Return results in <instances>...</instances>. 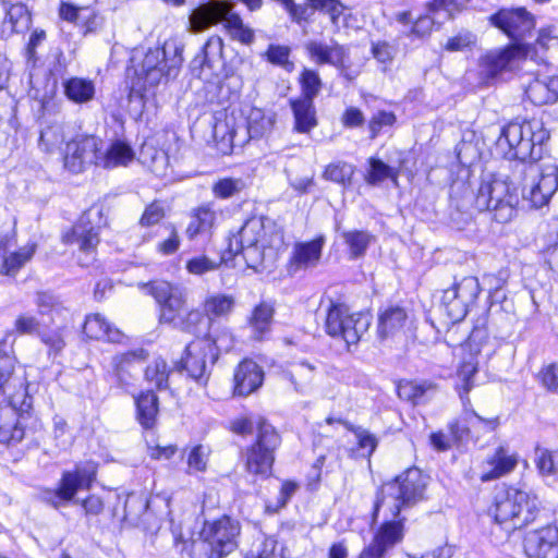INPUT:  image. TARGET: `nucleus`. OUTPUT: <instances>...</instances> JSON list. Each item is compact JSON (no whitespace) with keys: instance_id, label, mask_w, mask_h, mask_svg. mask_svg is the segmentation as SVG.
Masks as SVG:
<instances>
[{"instance_id":"nucleus-1","label":"nucleus","mask_w":558,"mask_h":558,"mask_svg":"<svg viewBox=\"0 0 558 558\" xmlns=\"http://www.w3.org/2000/svg\"><path fill=\"white\" fill-rule=\"evenodd\" d=\"M549 133L539 121L510 122L498 138V146H508L507 156L521 160L514 179L521 187L522 203L539 208L546 205L558 189V167L538 163Z\"/></svg>"},{"instance_id":"nucleus-2","label":"nucleus","mask_w":558,"mask_h":558,"mask_svg":"<svg viewBox=\"0 0 558 558\" xmlns=\"http://www.w3.org/2000/svg\"><path fill=\"white\" fill-rule=\"evenodd\" d=\"M425 487L426 478L416 468L407 470L381 486L374 505V519L383 512L385 522L372 544L362 553L368 551L372 557L381 558L388 549L402 541L404 519H396L403 508L412 507L423 499Z\"/></svg>"},{"instance_id":"nucleus-3","label":"nucleus","mask_w":558,"mask_h":558,"mask_svg":"<svg viewBox=\"0 0 558 558\" xmlns=\"http://www.w3.org/2000/svg\"><path fill=\"white\" fill-rule=\"evenodd\" d=\"M134 63L133 89L148 93L163 81L175 77L182 64V47L173 39L148 47L143 53L134 49L131 58Z\"/></svg>"},{"instance_id":"nucleus-4","label":"nucleus","mask_w":558,"mask_h":558,"mask_svg":"<svg viewBox=\"0 0 558 558\" xmlns=\"http://www.w3.org/2000/svg\"><path fill=\"white\" fill-rule=\"evenodd\" d=\"M101 144V140L93 135L76 136L65 145L64 167L73 173H80L90 165L112 169L128 166L134 159L132 147L124 142H113L105 153L100 151Z\"/></svg>"},{"instance_id":"nucleus-5","label":"nucleus","mask_w":558,"mask_h":558,"mask_svg":"<svg viewBox=\"0 0 558 558\" xmlns=\"http://www.w3.org/2000/svg\"><path fill=\"white\" fill-rule=\"evenodd\" d=\"M550 38L536 37L533 43L514 40L504 48L487 51L480 62L482 74L488 80H497L513 74L527 60L545 62L547 39Z\"/></svg>"},{"instance_id":"nucleus-6","label":"nucleus","mask_w":558,"mask_h":558,"mask_svg":"<svg viewBox=\"0 0 558 558\" xmlns=\"http://www.w3.org/2000/svg\"><path fill=\"white\" fill-rule=\"evenodd\" d=\"M538 509L539 501L533 493L508 487L496 493L489 515L505 531L511 532L533 521Z\"/></svg>"},{"instance_id":"nucleus-7","label":"nucleus","mask_w":558,"mask_h":558,"mask_svg":"<svg viewBox=\"0 0 558 558\" xmlns=\"http://www.w3.org/2000/svg\"><path fill=\"white\" fill-rule=\"evenodd\" d=\"M477 372L476 363L473 361L463 362L457 372L456 389L462 401V418L449 422L448 429L454 442L468 440L471 436V428H480L484 433L495 430L499 425V418H484L472 408L469 392L473 388V376Z\"/></svg>"},{"instance_id":"nucleus-8","label":"nucleus","mask_w":558,"mask_h":558,"mask_svg":"<svg viewBox=\"0 0 558 558\" xmlns=\"http://www.w3.org/2000/svg\"><path fill=\"white\" fill-rule=\"evenodd\" d=\"M43 427L33 412V398L27 388H21L10 396L9 403L0 408V442H20L27 433H36Z\"/></svg>"},{"instance_id":"nucleus-9","label":"nucleus","mask_w":558,"mask_h":558,"mask_svg":"<svg viewBox=\"0 0 558 558\" xmlns=\"http://www.w3.org/2000/svg\"><path fill=\"white\" fill-rule=\"evenodd\" d=\"M231 338L225 333L219 338L197 337L185 348V353L178 364L180 371H185L192 379L205 385L209 378L208 362L214 364L220 350L231 348Z\"/></svg>"},{"instance_id":"nucleus-10","label":"nucleus","mask_w":558,"mask_h":558,"mask_svg":"<svg viewBox=\"0 0 558 558\" xmlns=\"http://www.w3.org/2000/svg\"><path fill=\"white\" fill-rule=\"evenodd\" d=\"M474 203L478 210L493 211L494 219L504 223L513 217L520 197L506 180L489 177L482 180Z\"/></svg>"},{"instance_id":"nucleus-11","label":"nucleus","mask_w":558,"mask_h":558,"mask_svg":"<svg viewBox=\"0 0 558 558\" xmlns=\"http://www.w3.org/2000/svg\"><path fill=\"white\" fill-rule=\"evenodd\" d=\"M371 323L368 313H351L347 305L331 303L326 315L325 331L328 336L342 340L350 350L367 332Z\"/></svg>"},{"instance_id":"nucleus-12","label":"nucleus","mask_w":558,"mask_h":558,"mask_svg":"<svg viewBox=\"0 0 558 558\" xmlns=\"http://www.w3.org/2000/svg\"><path fill=\"white\" fill-rule=\"evenodd\" d=\"M240 531L239 521L229 515L205 521L198 545L206 558H225L238 547Z\"/></svg>"},{"instance_id":"nucleus-13","label":"nucleus","mask_w":558,"mask_h":558,"mask_svg":"<svg viewBox=\"0 0 558 558\" xmlns=\"http://www.w3.org/2000/svg\"><path fill=\"white\" fill-rule=\"evenodd\" d=\"M281 437L268 422H260L255 441L243 452L245 470L250 474L268 476L275 462V452Z\"/></svg>"},{"instance_id":"nucleus-14","label":"nucleus","mask_w":558,"mask_h":558,"mask_svg":"<svg viewBox=\"0 0 558 558\" xmlns=\"http://www.w3.org/2000/svg\"><path fill=\"white\" fill-rule=\"evenodd\" d=\"M233 5L226 0H209L201 4L190 15V23L194 32L206 31L219 22L225 23L229 32L235 35H253L252 29L246 26L241 16L232 11Z\"/></svg>"},{"instance_id":"nucleus-15","label":"nucleus","mask_w":558,"mask_h":558,"mask_svg":"<svg viewBox=\"0 0 558 558\" xmlns=\"http://www.w3.org/2000/svg\"><path fill=\"white\" fill-rule=\"evenodd\" d=\"M480 291L478 280L473 276L463 277L444 290L441 306L447 316L453 323L462 320L468 314L469 306L477 299Z\"/></svg>"},{"instance_id":"nucleus-16","label":"nucleus","mask_w":558,"mask_h":558,"mask_svg":"<svg viewBox=\"0 0 558 558\" xmlns=\"http://www.w3.org/2000/svg\"><path fill=\"white\" fill-rule=\"evenodd\" d=\"M96 476V466L93 463L76 466L74 471L62 474L59 487L47 490L44 499L54 508L71 501L80 489L89 488Z\"/></svg>"},{"instance_id":"nucleus-17","label":"nucleus","mask_w":558,"mask_h":558,"mask_svg":"<svg viewBox=\"0 0 558 558\" xmlns=\"http://www.w3.org/2000/svg\"><path fill=\"white\" fill-rule=\"evenodd\" d=\"M149 293L159 305V320L162 324L173 325L185 311L186 291L178 284L168 281H153L149 283Z\"/></svg>"},{"instance_id":"nucleus-18","label":"nucleus","mask_w":558,"mask_h":558,"mask_svg":"<svg viewBox=\"0 0 558 558\" xmlns=\"http://www.w3.org/2000/svg\"><path fill=\"white\" fill-rule=\"evenodd\" d=\"M94 216L101 218V210L94 208L86 210L72 230L63 235L65 244H76L78 250L86 255V260H81L83 265H87L94 259V253L99 244V228L92 223Z\"/></svg>"},{"instance_id":"nucleus-19","label":"nucleus","mask_w":558,"mask_h":558,"mask_svg":"<svg viewBox=\"0 0 558 558\" xmlns=\"http://www.w3.org/2000/svg\"><path fill=\"white\" fill-rule=\"evenodd\" d=\"M243 236L264 254L267 247H279L283 234L277 223L268 217H253L243 225Z\"/></svg>"},{"instance_id":"nucleus-20","label":"nucleus","mask_w":558,"mask_h":558,"mask_svg":"<svg viewBox=\"0 0 558 558\" xmlns=\"http://www.w3.org/2000/svg\"><path fill=\"white\" fill-rule=\"evenodd\" d=\"M523 546L530 558H558V526L547 525L527 532Z\"/></svg>"},{"instance_id":"nucleus-21","label":"nucleus","mask_w":558,"mask_h":558,"mask_svg":"<svg viewBox=\"0 0 558 558\" xmlns=\"http://www.w3.org/2000/svg\"><path fill=\"white\" fill-rule=\"evenodd\" d=\"M325 243L324 235L312 241L295 243L288 263V274L294 276L302 270L315 268L320 262Z\"/></svg>"},{"instance_id":"nucleus-22","label":"nucleus","mask_w":558,"mask_h":558,"mask_svg":"<svg viewBox=\"0 0 558 558\" xmlns=\"http://www.w3.org/2000/svg\"><path fill=\"white\" fill-rule=\"evenodd\" d=\"M490 23L506 35H525L535 26L534 17L523 8L501 9L490 16Z\"/></svg>"},{"instance_id":"nucleus-23","label":"nucleus","mask_w":558,"mask_h":558,"mask_svg":"<svg viewBox=\"0 0 558 558\" xmlns=\"http://www.w3.org/2000/svg\"><path fill=\"white\" fill-rule=\"evenodd\" d=\"M221 37H210L204 45V60L201 64L198 77L207 85L209 90L219 89L226 78L223 62L220 59H210L209 50L221 52Z\"/></svg>"},{"instance_id":"nucleus-24","label":"nucleus","mask_w":558,"mask_h":558,"mask_svg":"<svg viewBox=\"0 0 558 558\" xmlns=\"http://www.w3.org/2000/svg\"><path fill=\"white\" fill-rule=\"evenodd\" d=\"M519 462V456L499 446L483 463L481 481L490 482L511 473Z\"/></svg>"},{"instance_id":"nucleus-25","label":"nucleus","mask_w":558,"mask_h":558,"mask_svg":"<svg viewBox=\"0 0 558 558\" xmlns=\"http://www.w3.org/2000/svg\"><path fill=\"white\" fill-rule=\"evenodd\" d=\"M410 325L407 310L399 305H389L378 315L377 332L380 339L398 338Z\"/></svg>"},{"instance_id":"nucleus-26","label":"nucleus","mask_w":558,"mask_h":558,"mask_svg":"<svg viewBox=\"0 0 558 558\" xmlns=\"http://www.w3.org/2000/svg\"><path fill=\"white\" fill-rule=\"evenodd\" d=\"M58 13L62 21L76 25L85 33L97 32L101 23V19L90 7H80L61 1Z\"/></svg>"},{"instance_id":"nucleus-27","label":"nucleus","mask_w":558,"mask_h":558,"mask_svg":"<svg viewBox=\"0 0 558 558\" xmlns=\"http://www.w3.org/2000/svg\"><path fill=\"white\" fill-rule=\"evenodd\" d=\"M264 380V372L252 360L242 361L234 373V392L238 396H248L257 390Z\"/></svg>"},{"instance_id":"nucleus-28","label":"nucleus","mask_w":558,"mask_h":558,"mask_svg":"<svg viewBox=\"0 0 558 558\" xmlns=\"http://www.w3.org/2000/svg\"><path fill=\"white\" fill-rule=\"evenodd\" d=\"M84 333L90 339L122 342L124 335L112 327L100 314L88 315L83 326Z\"/></svg>"},{"instance_id":"nucleus-29","label":"nucleus","mask_w":558,"mask_h":558,"mask_svg":"<svg viewBox=\"0 0 558 558\" xmlns=\"http://www.w3.org/2000/svg\"><path fill=\"white\" fill-rule=\"evenodd\" d=\"M317 375V365L308 361H300L291 365V368L284 373V377L300 393H306L314 386Z\"/></svg>"},{"instance_id":"nucleus-30","label":"nucleus","mask_w":558,"mask_h":558,"mask_svg":"<svg viewBox=\"0 0 558 558\" xmlns=\"http://www.w3.org/2000/svg\"><path fill=\"white\" fill-rule=\"evenodd\" d=\"M437 390V386L428 380H402L397 387L400 399L413 404L424 403Z\"/></svg>"},{"instance_id":"nucleus-31","label":"nucleus","mask_w":558,"mask_h":558,"mask_svg":"<svg viewBox=\"0 0 558 558\" xmlns=\"http://www.w3.org/2000/svg\"><path fill=\"white\" fill-rule=\"evenodd\" d=\"M307 50L311 58L319 64L328 63L338 66L343 63L344 50L333 40L329 44L313 40L308 43Z\"/></svg>"},{"instance_id":"nucleus-32","label":"nucleus","mask_w":558,"mask_h":558,"mask_svg":"<svg viewBox=\"0 0 558 558\" xmlns=\"http://www.w3.org/2000/svg\"><path fill=\"white\" fill-rule=\"evenodd\" d=\"M295 120V130L308 133L317 125L316 110L312 99L298 98L290 101Z\"/></svg>"},{"instance_id":"nucleus-33","label":"nucleus","mask_w":558,"mask_h":558,"mask_svg":"<svg viewBox=\"0 0 558 558\" xmlns=\"http://www.w3.org/2000/svg\"><path fill=\"white\" fill-rule=\"evenodd\" d=\"M216 220V213L210 204H205L194 209L185 233L190 240L197 235L208 233Z\"/></svg>"},{"instance_id":"nucleus-34","label":"nucleus","mask_w":558,"mask_h":558,"mask_svg":"<svg viewBox=\"0 0 558 558\" xmlns=\"http://www.w3.org/2000/svg\"><path fill=\"white\" fill-rule=\"evenodd\" d=\"M228 253L231 256L242 254L250 268H257L263 262V253L254 245H250L243 236V227L229 239Z\"/></svg>"},{"instance_id":"nucleus-35","label":"nucleus","mask_w":558,"mask_h":558,"mask_svg":"<svg viewBox=\"0 0 558 558\" xmlns=\"http://www.w3.org/2000/svg\"><path fill=\"white\" fill-rule=\"evenodd\" d=\"M275 114L258 108H252L246 119V130L250 138L257 140L266 136L272 130Z\"/></svg>"},{"instance_id":"nucleus-36","label":"nucleus","mask_w":558,"mask_h":558,"mask_svg":"<svg viewBox=\"0 0 558 558\" xmlns=\"http://www.w3.org/2000/svg\"><path fill=\"white\" fill-rule=\"evenodd\" d=\"M135 404L140 424L146 429L151 428L158 414V398L156 395L153 391L143 392L135 399Z\"/></svg>"},{"instance_id":"nucleus-37","label":"nucleus","mask_w":558,"mask_h":558,"mask_svg":"<svg viewBox=\"0 0 558 558\" xmlns=\"http://www.w3.org/2000/svg\"><path fill=\"white\" fill-rule=\"evenodd\" d=\"M65 96L75 104H85L95 96V84L93 81L72 77L63 83Z\"/></svg>"},{"instance_id":"nucleus-38","label":"nucleus","mask_w":558,"mask_h":558,"mask_svg":"<svg viewBox=\"0 0 558 558\" xmlns=\"http://www.w3.org/2000/svg\"><path fill=\"white\" fill-rule=\"evenodd\" d=\"M34 303L37 307L38 315L44 319L46 316L49 317V323L53 324L56 317L62 315L65 310L53 293L49 291H38L35 294Z\"/></svg>"},{"instance_id":"nucleus-39","label":"nucleus","mask_w":558,"mask_h":558,"mask_svg":"<svg viewBox=\"0 0 558 558\" xmlns=\"http://www.w3.org/2000/svg\"><path fill=\"white\" fill-rule=\"evenodd\" d=\"M274 312V307L265 302L255 306L250 317V326L253 329L255 339L262 340L270 330Z\"/></svg>"},{"instance_id":"nucleus-40","label":"nucleus","mask_w":558,"mask_h":558,"mask_svg":"<svg viewBox=\"0 0 558 558\" xmlns=\"http://www.w3.org/2000/svg\"><path fill=\"white\" fill-rule=\"evenodd\" d=\"M342 239L349 247L350 258L356 259L365 255L375 236L365 230H350L342 232Z\"/></svg>"},{"instance_id":"nucleus-41","label":"nucleus","mask_w":558,"mask_h":558,"mask_svg":"<svg viewBox=\"0 0 558 558\" xmlns=\"http://www.w3.org/2000/svg\"><path fill=\"white\" fill-rule=\"evenodd\" d=\"M7 15L11 24V32L16 35H25L31 31L32 17L26 5L22 3L12 4Z\"/></svg>"},{"instance_id":"nucleus-42","label":"nucleus","mask_w":558,"mask_h":558,"mask_svg":"<svg viewBox=\"0 0 558 558\" xmlns=\"http://www.w3.org/2000/svg\"><path fill=\"white\" fill-rule=\"evenodd\" d=\"M36 245H26L17 252L5 256L0 272L5 276L14 277L16 272L33 257Z\"/></svg>"},{"instance_id":"nucleus-43","label":"nucleus","mask_w":558,"mask_h":558,"mask_svg":"<svg viewBox=\"0 0 558 558\" xmlns=\"http://www.w3.org/2000/svg\"><path fill=\"white\" fill-rule=\"evenodd\" d=\"M433 16L426 15L421 16L416 20L413 26L412 35H426L427 33L438 32L436 24H439L444 19H450L454 10L446 12L444 8L432 7Z\"/></svg>"},{"instance_id":"nucleus-44","label":"nucleus","mask_w":558,"mask_h":558,"mask_svg":"<svg viewBox=\"0 0 558 558\" xmlns=\"http://www.w3.org/2000/svg\"><path fill=\"white\" fill-rule=\"evenodd\" d=\"M234 305V299L226 294H211L204 301V313L210 316L220 317L228 315Z\"/></svg>"},{"instance_id":"nucleus-45","label":"nucleus","mask_w":558,"mask_h":558,"mask_svg":"<svg viewBox=\"0 0 558 558\" xmlns=\"http://www.w3.org/2000/svg\"><path fill=\"white\" fill-rule=\"evenodd\" d=\"M210 318L206 319L203 312L199 310L184 311L181 316L172 325L174 328L181 329L186 332L198 335L201 331V324H209Z\"/></svg>"},{"instance_id":"nucleus-46","label":"nucleus","mask_w":558,"mask_h":558,"mask_svg":"<svg viewBox=\"0 0 558 558\" xmlns=\"http://www.w3.org/2000/svg\"><path fill=\"white\" fill-rule=\"evenodd\" d=\"M15 223L11 211L7 207L0 206V254H4L8 245L13 241Z\"/></svg>"},{"instance_id":"nucleus-47","label":"nucleus","mask_w":558,"mask_h":558,"mask_svg":"<svg viewBox=\"0 0 558 558\" xmlns=\"http://www.w3.org/2000/svg\"><path fill=\"white\" fill-rule=\"evenodd\" d=\"M354 167L344 161H337L326 167L324 178L343 186L351 183Z\"/></svg>"},{"instance_id":"nucleus-48","label":"nucleus","mask_w":558,"mask_h":558,"mask_svg":"<svg viewBox=\"0 0 558 558\" xmlns=\"http://www.w3.org/2000/svg\"><path fill=\"white\" fill-rule=\"evenodd\" d=\"M63 142V129L59 124L49 125L40 132L39 147L46 153L59 149Z\"/></svg>"},{"instance_id":"nucleus-49","label":"nucleus","mask_w":558,"mask_h":558,"mask_svg":"<svg viewBox=\"0 0 558 558\" xmlns=\"http://www.w3.org/2000/svg\"><path fill=\"white\" fill-rule=\"evenodd\" d=\"M169 371L167 363L162 359L154 360L145 369V378L154 384L158 389L168 387Z\"/></svg>"},{"instance_id":"nucleus-50","label":"nucleus","mask_w":558,"mask_h":558,"mask_svg":"<svg viewBox=\"0 0 558 558\" xmlns=\"http://www.w3.org/2000/svg\"><path fill=\"white\" fill-rule=\"evenodd\" d=\"M535 465L539 474L544 477L555 476L558 473V466L554 459V452L547 448L535 447Z\"/></svg>"},{"instance_id":"nucleus-51","label":"nucleus","mask_w":558,"mask_h":558,"mask_svg":"<svg viewBox=\"0 0 558 558\" xmlns=\"http://www.w3.org/2000/svg\"><path fill=\"white\" fill-rule=\"evenodd\" d=\"M244 187L242 179L223 178L213 185L211 191L216 197L226 199L239 194Z\"/></svg>"},{"instance_id":"nucleus-52","label":"nucleus","mask_w":558,"mask_h":558,"mask_svg":"<svg viewBox=\"0 0 558 558\" xmlns=\"http://www.w3.org/2000/svg\"><path fill=\"white\" fill-rule=\"evenodd\" d=\"M209 450L203 445L194 446L186 457L187 473L204 472L207 469Z\"/></svg>"},{"instance_id":"nucleus-53","label":"nucleus","mask_w":558,"mask_h":558,"mask_svg":"<svg viewBox=\"0 0 558 558\" xmlns=\"http://www.w3.org/2000/svg\"><path fill=\"white\" fill-rule=\"evenodd\" d=\"M388 178L396 180L393 169L379 159L371 158L366 182L376 185Z\"/></svg>"},{"instance_id":"nucleus-54","label":"nucleus","mask_w":558,"mask_h":558,"mask_svg":"<svg viewBox=\"0 0 558 558\" xmlns=\"http://www.w3.org/2000/svg\"><path fill=\"white\" fill-rule=\"evenodd\" d=\"M222 260L223 257H221L219 260H214L206 255H199L189 259L185 267L189 274L202 276L218 269Z\"/></svg>"},{"instance_id":"nucleus-55","label":"nucleus","mask_w":558,"mask_h":558,"mask_svg":"<svg viewBox=\"0 0 558 558\" xmlns=\"http://www.w3.org/2000/svg\"><path fill=\"white\" fill-rule=\"evenodd\" d=\"M301 86L303 96L301 98L314 99L322 88V80L314 70L304 69L301 74Z\"/></svg>"},{"instance_id":"nucleus-56","label":"nucleus","mask_w":558,"mask_h":558,"mask_svg":"<svg viewBox=\"0 0 558 558\" xmlns=\"http://www.w3.org/2000/svg\"><path fill=\"white\" fill-rule=\"evenodd\" d=\"M39 338L41 342L48 347L49 354H59L65 347V340L63 336V329L58 327L56 329L47 330L43 329L39 331Z\"/></svg>"},{"instance_id":"nucleus-57","label":"nucleus","mask_w":558,"mask_h":558,"mask_svg":"<svg viewBox=\"0 0 558 558\" xmlns=\"http://www.w3.org/2000/svg\"><path fill=\"white\" fill-rule=\"evenodd\" d=\"M246 558H286L283 547L274 537H266L256 551H252Z\"/></svg>"},{"instance_id":"nucleus-58","label":"nucleus","mask_w":558,"mask_h":558,"mask_svg":"<svg viewBox=\"0 0 558 558\" xmlns=\"http://www.w3.org/2000/svg\"><path fill=\"white\" fill-rule=\"evenodd\" d=\"M166 216L165 206L159 201H154L146 206L140 218V226L144 228L153 227L159 223Z\"/></svg>"},{"instance_id":"nucleus-59","label":"nucleus","mask_w":558,"mask_h":558,"mask_svg":"<svg viewBox=\"0 0 558 558\" xmlns=\"http://www.w3.org/2000/svg\"><path fill=\"white\" fill-rule=\"evenodd\" d=\"M126 359L128 357L123 356H113L111 361L112 377L116 384L125 391H128L132 386L131 371L122 367V364Z\"/></svg>"},{"instance_id":"nucleus-60","label":"nucleus","mask_w":558,"mask_h":558,"mask_svg":"<svg viewBox=\"0 0 558 558\" xmlns=\"http://www.w3.org/2000/svg\"><path fill=\"white\" fill-rule=\"evenodd\" d=\"M43 325H46L45 320H39L33 315L22 314L15 319L14 328L21 335H32L35 332L39 335Z\"/></svg>"},{"instance_id":"nucleus-61","label":"nucleus","mask_w":558,"mask_h":558,"mask_svg":"<svg viewBox=\"0 0 558 558\" xmlns=\"http://www.w3.org/2000/svg\"><path fill=\"white\" fill-rule=\"evenodd\" d=\"M396 122V116L389 111H378L369 120L368 128L371 132V138H375L383 128L391 126Z\"/></svg>"},{"instance_id":"nucleus-62","label":"nucleus","mask_w":558,"mask_h":558,"mask_svg":"<svg viewBox=\"0 0 558 558\" xmlns=\"http://www.w3.org/2000/svg\"><path fill=\"white\" fill-rule=\"evenodd\" d=\"M354 435L357 439L359 449L362 450V456L371 457L377 447V438L368 430L357 427L354 429Z\"/></svg>"},{"instance_id":"nucleus-63","label":"nucleus","mask_w":558,"mask_h":558,"mask_svg":"<svg viewBox=\"0 0 558 558\" xmlns=\"http://www.w3.org/2000/svg\"><path fill=\"white\" fill-rule=\"evenodd\" d=\"M262 421L267 422V420L262 416L238 418L232 422L231 428L239 435H248L254 430L256 435H258V427Z\"/></svg>"},{"instance_id":"nucleus-64","label":"nucleus","mask_w":558,"mask_h":558,"mask_svg":"<svg viewBox=\"0 0 558 558\" xmlns=\"http://www.w3.org/2000/svg\"><path fill=\"white\" fill-rule=\"evenodd\" d=\"M542 385L551 392L558 391V364L551 363L542 368L538 375Z\"/></svg>"}]
</instances>
